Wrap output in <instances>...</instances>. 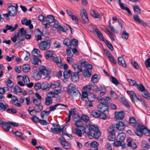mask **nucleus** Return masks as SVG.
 Returning <instances> with one entry per match:
<instances>
[{
  "label": "nucleus",
  "mask_w": 150,
  "mask_h": 150,
  "mask_svg": "<svg viewBox=\"0 0 150 150\" xmlns=\"http://www.w3.org/2000/svg\"><path fill=\"white\" fill-rule=\"evenodd\" d=\"M109 108L108 104H99L98 106V111L103 115H106L108 113Z\"/></svg>",
  "instance_id": "obj_4"
},
{
  "label": "nucleus",
  "mask_w": 150,
  "mask_h": 150,
  "mask_svg": "<svg viewBox=\"0 0 150 150\" xmlns=\"http://www.w3.org/2000/svg\"><path fill=\"white\" fill-rule=\"evenodd\" d=\"M13 88L14 91L16 93H20L22 92L21 88L18 86H15Z\"/></svg>",
  "instance_id": "obj_57"
},
{
  "label": "nucleus",
  "mask_w": 150,
  "mask_h": 150,
  "mask_svg": "<svg viewBox=\"0 0 150 150\" xmlns=\"http://www.w3.org/2000/svg\"><path fill=\"white\" fill-rule=\"evenodd\" d=\"M116 136L115 134H110L108 137V139L109 141H113L115 139Z\"/></svg>",
  "instance_id": "obj_50"
},
{
  "label": "nucleus",
  "mask_w": 150,
  "mask_h": 150,
  "mask_svg": "<svg viewBox=\"0 0 150 150\" xmlns=\"http://www.w3.org/2000/svg\"><path fill=\"white\" fill-rule=\"evenodd\" d=\"M9 106L7 104H4L3 103L0 102V110L1 111L6 110L7 108H8Z\"/></svg>",
  "instance_id": "obj_28"
},
{
  "label": "nucleus",
  "mask_w": 150,
  "mask_h": 150,
  "mask_svg": "<svg viewBox=\"0 0 150 150\" xmlns=\"http://www.w3.org/2000/svg\"><path fill=\"white\" fill-rule=\"evenodd\" d=\"M59 105H61L66 108L68 107V106L67 105H64L62 103H57L54 105L50 106L49 109H50V110H51L52 111H53L55 110L56 108Z\"/></svg>",
  "instance_id": "obj_21"
},
{
  "label": "nucleus",
  "mask_w": 150,
  "mask_h": 150,
  "mask_svg": "<svg viewBox=\"0 0 150 150\" xmlns=\"http://www.w3.org/2000/svg\"><path fill=\"white\" fill-rule=\"evenodd\" d=\"M81 15L83 20V23H86L88 22L89 20L87 15L86 11L85 9L81 10Z\"/></svg>",
  "instance_id": "obj_10"
},
{
  "label": "nucleus",
  "mask_w": 150,
  "mask_h": 150,
  "mask_svg": "<svg viewBox=\"0 0 150 150\" xmlns=\"http://www.w3.org/2000/svg\"><path fill=\"white\" fill-rule=\"evenodd\" d=\"M126 137V134L123 132L119 133L117 136V137L118 139L122 142H123Z\"/></svg>",
  "instance_id": "obj_23"
},
{
  "label": "nucleus",
  "mask_w": 150,
  "mask_h": 150,
  "mask_svg": "<svg viewBox=\"0 0 150 150\" xmlns=\"http://www.w3.org/2000/svg\"><path fill=\"white\" fill-rule=\"evenodd\" d=\"M73 132L80 137H82V132H85L88 135L90 139L94 138L98 139L101 135L100 132L98 127L91 125L89 126V128L86 131L85 129L84 131H82V129L78 127L75 129L73 131Z\"/></svg>",
  "instance_id": "obj_1"
},
{
  "label": "nucleus",
  "mask_w": 150,
  "mask_h": 150,
  "mask_svg": "<svg viewBox=\"0 0 150 150\" xmlns=\"http://www.w3.org/2000/svg\"><path fill=\"white\" fill-rule=\"evenodd\" d=\"M53 61L56 63L57 65L58 66H61L62 65V63L61 62V59L59 60L58 58L54 57L53 59Z\"/></svg>",
  "instance_id": "obj_44"
},
{
  "label": "nucleus",
  "mask_w": 150,
  "mask_h": 150,
  "mask_svg": "<svg viewBox=\"0 0 150 150\" xmlns=\"http://www.w3.org/2000/svg\"><path fill=\"white\" fill-rule=\"evenodd\" d=\"M41 74L39 71H36L34 72L33 76L36 79H39L41 77Z\"/></svg>",
  "instance_id": "obj_30"
},
{
  "label": "nucleus",
  "mask_w": 150,
  "mask_h": 150,
  "mask_svg": "<svg viewBox=\"0 0 150 150\" xmlns=\"http://www.w3.org/2000/svg\"><path fill=\"white\" fill-rule=\"evenodd\" d=\"M115 127H114V126H112V125L111 127H110L107 129L108 133L109 134H115L114 132V129Z\"/></svg>",
  "instance_id": "obj_55"
},
{
  "label": "nucleus",
  "mask_w": 150,
  "mask_h": 150,
  "mask_svg": "<svg viewBox=\"0 0 150 150\" xmlns=\"http://www.w3.org/2000/svg\"><path fill=\"white\" fill-rule=\"evenodd\" d=\"M34 109L36 110L37 112H38L41 111L43 108V106L40 104L35 105L34 107Z\"/></svg>",
  "instance_id": "obj_52"
},
{
  "label": "nucleus",
  "mask_w": 150,
  "mask_h": 150,
  "mask_svg": "<svg viewBox=\"0 0 150 150\" xmlns=\"http://www.w3.org/2000/svg\"><path fill=\"white\" fill-rule=\"evenodd\" d=\"M98 101L101 103L100 104H108V103L105 102V99L102 97H99L97 98Z\"/></svg>",
  "instance_id": "obj_41"
},
{
  "label": "nucleus",
  "mask_w": 150,
  "mask_h": 150,
  "mask_svg": "<svg viewBox=\"0 0 150 150\" xmlns=\"http://www.w3.org/2000/svg\"><path fill=\"white\" fill-rule=\"evenodd\" d=\"M115 116L116 120L122 119L125 116L124 112L121 111L120 112H115Z\"/></svg>",
  "instance_id": "obj_13"
},
{
  "label": "nucleus",
  "mask_w": 150,
  "mask_h": 150,
  "mask_svg": "<svg viewBox=\"0 0 150 150\" xmlns=\"http://www.w3.org/2000/svg\"><path fill=\"white\" fill-rule=\"evenodd\" d=\"M116 1H118L120 7L123 10H126L128 13L130 15H132V13L129 9V8L127 7H125L123 4L121 3V0H115Z\"/></svg>",
  "instance_id": "obj_15"
},
{
  "label": "nucleus",
  "mask_w": 150,
  "mask_h": 150,
  "mask_svg": "<svg viewBox=\"0 0 150 150\" xmlns=\"http://www.w3.org/2000/svg\"><path fill=\"white\" fill-rule=\"evenodd\" d=\"M121 102L123 104L125 105L127 107H130V106L129 103L123 97H121L120 98Z\"/></svg>",
  "instance_id": "obj_49"
},
{
  "label": "nucleus",
  "mask_w": 150,
  "mask_h": 150,
  "mask_svg": "<svg viewBox=\"0 0 150 150\" xmlns=\"http://www.w3.org/2000/svg\"><path fill=\"white\" fill-rule=\"evenodd\" d=\"M7 112L9 113L15 114L17 113V110L13 108H10L7 109L6 110Z\"/></svg>",
  "instance_id": "obj_60"
},
{
  "label": "nucleus",
  "mask_w": 150,
  "mask_h": 150,
  "mask_svg": "<svg viewBox=\"0 0 150 150\" xmlns=\"http://www.w3.org/2000/svg\"><path fill=\"white\" fill-rule=\"evenodd\" d=\"M98 145L99 144L98 142H96L94 141L91 143L90 146L94 148L93 150H98Z\"/></svg>",
  "instance_id": "obj_36"
},
{
  "label": "nucleus",
  "mask_w": 150,
  "mask_h": 150,
  "mask_svg": "<svg viewBox=\"0 0 150 150\" xmlns=\"http://www.w3.org/2000/svg\"><path fill=\"white\" fill-rule=\"evenodd\" d=\"M39 62H41V60L38 58L37 57H35L33 58V60L31 61L32 63L35 65H38Z\"/></svg>",
  "instance_id": "obj_43"
},
{
  "label": "nucleus",
  "mask_w": 150,
  "mask_h": 150,
  "mask_svg": "<svg viewBox=\"0 0 150 150\" xmlns=\"http://www.w3.org/2000/svg\"><path fill=\"white\" fill-rule=\"evenodd\" d=\"M58 27L59 30H61L63 32H65L67 30V28L66 26L63 27L61 25H59Z\"/></svg>",
  "instance_id": "obj_56"
},
{
  "label": "nucleus",
  "mask_w": 150,
  "mask_h": 150,
  "mask_svg": "<svg viewBox=\"0 0 150 150\" xmlns=\"http://www.w3.org/2000/svg\"><path fill=\"white\" fill-rule=\"evenodd\" d=\"M40 53V51L39 50L37 49H34L32 52V54L33 56L41 57V55Z\"/></svg>",
  "instance_id": "obj_24"
},
{
  "label": "nucleus",
  "mask_w": 150,
  "mask_h": 150,
  "mask_svg": "<svg viewBox=\"0 0 150 150\" xmlns=\"http://www.w3.org/2000/svg\"><path fill=\"white\" fill-rule=\"evenodd\" d=\"M53 54V52L52 50L46 51L45 53V58L46 59H48L50 57H52Z\"/></svg>",
  "instance_id": "obj_27"
},
{
  "label": "nucleus",
  "mask_w": 150,
  "mask_h": 150,
  "mask_svg": "<svg viewBox=\"0 0 150 150\" xmlns=\"http://www.w3.org/2000/svg\"><path fill=\"white\" fill-rule=\"evenodd\" d=\"M6 86L10 88H12L14 85L13 82L9 79L7 80V81H5Z\"/></svg>",
  "instance_id": "obj_39"
},
{
  "label": "nucleus",
  "mask_w": 150,
  "mask_h": 150,
  "mask_svg": "<svg viewBox=\"0 0 150 150\" xmlns=\"http://www.w3.org/2000/svg\"><path fill=\"white\" fill-rule=\"evenodd\" d=\"M21 23L23 25H25L28 26L31 23V21L30 20L28 21L26 18H23L21 20Z\"/></svg>",
  "instance_id": "obj_34"
},
{
  "label": "nucleus",
  "mask_w": 150,
  "mask_h": 150,
  "mask_svg": "<svg viewBox=\"0 0 150 150\" xmlns=\"http://www.w3.org/2000/svg\"><path fill=\"white\" fill-rule=\"evenodd\" d=\"M1 125L2 128L6 131H8L11 128L10 125L7 122L4 123L3 122V123Z\"/></svg>",
  "instance_id": "obj_22"
},
{
  "label": "nucleus",
  "mask_w": 150,
  "mask_h": 150,
  "mask_svg": "<svg viewBox=\"0 0 150 150\" xmlns=\"http://www.w3.org/2000/svg\"><path fill=\"white\" fill-rule=\"evenodd\" d=\"M63 44L65 45L68 47L69 48L71 47V42L69 38L65 39L63 41Z\"/></svg>",
  "instance_id": "obj_33"
},
{
  "label": "nucleus",
  "mask_w": 150,
  "mask_h": 150,
  "mask_svg": "<svg viewBox=\"0 0 150 150\" xmlns=\"http://www.w3.org/2000/svg\"><path fill=\"white\" fill-rule=\"evenodd\" d=\"M60 141V143L63 147L66 149H69L71 148V144L68 142L66 141V139L62 137L59 138Z\"/></svg>",
  "instance_id": "obj_6"
},
{
  "label": "nucleus",
  "mask_w": 150,
  "mask_h": 150,
  "mask_svg": "<svg viewBox=\"0 0 150 150\" xmlns=\"http://www.w3.org/2000/svg\"><path fill=\"white\" fill-rule=\"evenodd\" d=\"M50 40H46L40 42L39 44V48L42 50H46L50 49L51 46Z\"/></svg>",
  "instance_id": "obj_3"
},
{
  "label": "nucleus",
  "mask_w": 150,
  "mask_h": 150,
  "mask_svg": "<svg viewBox=\"0 0 150 150\" xmlns=\"http://www.w3.org/2000/svg\"><path fill=\"white\" fill-rule=\"evenodd\" d=\"M81 66L86 68V69H91L93 68L91 64H89L88 63L85 61H83L81 62Z\"/></svg>",
  "instance_id": "obj_19"
},
{
  "label": "nucleus",
  "mask_w": 150,
  "mask_h": 150,
  "mask_svg": "<svg viewBox=\"0 0 150 150\" xmlns=\"http://www.w3.org/2000/svg\"><path fill=\"white\" fill-rule=\"evenodd\" d=\"M145 63L147 68L150 67V58H148L145 60Z\"/></svg>",
  "instance_id": "obj_64"
},
{
  "label": "nucleus",
  "mask_w": 150,
  "mask_h": 150,
  "mask_svg": "<svg viewBox=\"0 0 150 150\" xmlns=\"http://www.w3.org/2000/svg\"><path fill=\"white\" fill-rule=\"evenodd\" d=\"M38 69L41 75L45 76L46 77H49L50 76L51 72L50 71H48L47 69L43 65H41L39 66Z\"/></svg>",
  "instance_id": "obj_7"
},
{
  "label": "nucleus",
  "mask_w": 150,
  "mask_h": 150,
  "mask_svg": "<svg viewBox=\"0 0 150 150\" xmlns=\"http://www.w3.org/2000/svg\"><path fill=\"white\" fill-rule=\"evenodd\" d=\"M79 119L78 120L76 121V122L75 123V126H76L78 127H79L81 128V129H82V131H85V128L83 126H82V120L79 118Z\"/></svg>",
  "instance_id": "obj_16"
},
{
  "label": "nucleus",
  "mask_w": 150,
  "mask_h": 150,
  "mask_svg": "<svg viewBox=\"0 0 150 150\" xmlns=\"http://www.w3.org/2000/svg\"><path fill=\"white\" fill-rule=\"evenodd\" d=\"M52 103V100L50 96H48L45 98V104L47 105H49Z\"/></svg>",
  "instance_id": "obj_31"
},
{
  "label": "nucleus",
  "mask_w": 150,
  "mask_h": 150,
  "mask_svg": "<svg viewBox=\"0 0 150 150\" xmlns=\"http://www.w3.org/2000/svg\"><path fill=\"white\" fill-rule=\"evenodd\" d=\"M96 96L93 93H91L88 96V100L91 101H94L96 98Z\"/></svg>",
  "instance_id": "obj_35"
},
{
  "label": "nucleus",
  "mask_w": 150,
  "mask_h": 150,
  "mask_svg": "<svg viewBox=\"0 0 150 150\" xmlns=\"http://www.w3.org/2000/svg\"><path fill=\"white\" fill-rule=\"evenodd\" d=\"M127 92L129 94L131 100L133 102H134L135 100H140L137 97L134 91H127Z\"/></svg>",
  "instance_id": "obj_12"
},
{
  "label": "nucleus",
  "mask_w": 150,
  "mask_h": 150,
  "mask_svg": "<svg viewBox=\"0 0 150 150\" xmlns=\"http://www.w3.org/2000/svg\"><path fill=\"white\" fill-rule=\"evenodd\" d=\"M54 18L51 15H49L45 18V20L49 23H51L54 21Z\"/></svg>",
  "instance_id": "obj_32"
},
{
  "label": "nucleus",
  "mask_w": 150,
  "mask_h": 150,
  "mask_svg": "<svg viewBox=\"0 0 150 150\" xmlns=\"http://www.w3.org/2000/svg\"><path fill=\"white\" fill-rule=\"evenodd\" d=\"M129 36V34L125 30H123L122 34V38L124 39L127 40Z\"/></svg>",
  "instance_id": "obj_37"
},
{
  "label": "nucleus",
  "mask_w": 150,
  "mask_h": 150,
  "mask_svg": "<svg viewBox=\"0 0 150 150\" xmlns=\"http://www.w3.org/2000/svg\"><path fill=\"white\" fill-rule=\"evenodd\" d=\"M92 115L94 117H100L103 120H105L106 118V115H103L101 113L99 114L95 110H92Z\"/></svg>",
  "instance_id": "obj_11"
},
{
  "label": "nucleus",
  "mask_w": 150,
  "mask_h": 150,
  "mask_svg": "<svg viewBox=\"0 0 150 150\" xmlns=\"http://www.w3.org/2000/svg\"><path fill=\"white\" fill-rule=\"evenodd\" d=\"M91 81L93 83H96L98 81V76L97 74L93 75L91 78Z\"/></svg>",
  "instance_id": "obj_48"
},
{
  "label": "nucleus",
  "mask_w": 150,
  "mask_h": 150,
  "mask_svg": "<svg viewBox=\"0 0 150 150\" xmlns=\"http://www.w3.org/2000/svg\"><path fill=\"white\" fill-rule=\"evenodd\" d=\"M79 78V76L77 73L73 72L71 74V79L73 82H76L78 81Z\"/></svg>",
  "instance_id": "obj_17"
},
{
  "label": "nucleus",
  "mask_w": 150,
  "mask_h": 150,
  "mask_svg": "<svg viewBox=\"0 0 150 150\" xmlns=\"http://www.w3.org/2000/svg\"><path fill=\"white\" fill-rule=\"evenodd\" d=\"M81 119L82 120H83L86 123H89V117L87 115H83L81 117Z\"/></svg>",
  "instance_id": "obj_47"
},
{
  "label": "nucleus",
  "mask_w": 150,
  "mask_h": 150,
  "mask_svg": "<svg viewBox=\"0 0 150 150\" xmlns=\"http://www.w3.org/2000/svg\"><path fill=\"white\" fill-rule=\"evenodd\" d=\"M143 92V93H142L143 96L147 99H150V96L149 95V93L148 91L146 90Z\"/></svg>",
  "instance_id": "obj_42"
},
{
  "label": "nucleus",
  "mask_w": 150,
  "mask_h": 150,
  "mask_svg": "<svg viewBox=\"0 0 150 150\" xmlns=\"http://www.w3.org/2000/svg\"><path fill=\"white\" fill-rule=\"evenodd\" d=\"M133 8L134 12L136 13L137 14H140V10L138 6L136 5H134L133 6Z\"/></svg>",
  "instance_id": "obj_45"
},
{
  "label": "nucleus",
  "mask_w": 150,
  "mask_h": 150,
  "mask_svg": "<svg viewBox=\"0 0 150 150\" xmlns=\"http://www.w3.org/2000/svg\"><path fill=\"white\" fill-rule=\"evenodd\" d=\"M8 11L10 16H14L17 14V8L13 5L10 6L8 7Z\"/></svg>",
  "instance_id": "obj_8"
},
{
  "label": "nucleus",
  "mask_w": 150,
  "mask_h": 150,
  "mask_svg": "<svg viewBox=\"0 0 150 150\" xmlns=\"http://www.w3.org/2000/svg\"><path fill=\"white\" fill-rule=\"evenodd\" d=\"M112 126H114V127H115L119 131L123 130L126 127L125 125L121 121L117 123L112 124Z\"/></svg>",
  "instance_id": "obj_9"
},
{
  "label": "nucleus",
  "mask_w": 150,
  "mask_h": 150,
  "mask_svg": "<svg viewBox=\"0 0 150 150\" xmlns=\"http://www.w3.org/2000/svg\"><path fill=\"white\" fill-rule=\"evenodd\" d=\"M111 79H112V82L115 84L116 86H117L119 84H120V83L115 77L113 76H111Z\"/></svg>",
  "instance_id": "obj_53"
},
{
  "label": "nucleus",
  "mask_w": 150,
  "mask_h": 150,
  "mask_svg": "<svg viewBox=\"0 0 150 150\" xmlns=\"http://www.w3.org/2000/svg\"><path fill=\"white\" fill-rule=\"evenodd\" d=\"M79 92L78 89L75 87L72 83H71L69 85L67 93L72 98L77 96Z\"/></svg>",
  "instance_id": "obj_2"
},
{
  "label": "nucleus",
  "mask_w": 150,
  "mask_h": 150,
  "mask_svg": "<svg viewBox=\"0 0 150 150\" xmlns=\"http://www.w3.org/2000/svg\"><path fill=\"white\" fill-rule=\"evenodd\" d=\"M83 76L89 78L91 76V71L87 69H84L83 71Z\"/></svg>",
  "instance_id": "obj_26"
},
{
  "label": "nucleus",
  "mask_w": 150,
  "mask_h": 150,
  "mask_svg": "<svg viewBox=\"0 0 150 150\" xmlns=\"http://www.w3.org/2000/svg\"><path fill=\"white\" fill-rule=\"evenodd\" d=\"M92 88L91 85H87L83 87V88L85 91H86L87 92L91 91Z\"/></svg>",
  "instance_id": "obj_62"
},
{
  "label": "nucleus",
  "mask_w": 150,
  "mask_h": 150,
  "mask_svg": "<svg viewBox=\"0 0 150 150\" xmlns=\"http://www.w3.org/2000/svg\"><path fill=\"white\" fill-rule=\"evenodd\" d=\"M109 56V57L108 58L110 62L115 64H116L117 63L115 59L112 54H110Z\"/></svg>",
  "instance_id": "obj_54"
},
{
  "label": "nucleus",
  "mask_w": 150,
  "mask_h": 150,
  "mask_svg": "<svg viewBox=\"0 0 150 150\" xmlns=\"http://www.w3.org/2000/svg\"><path fill=\"white\" fill-rule=\"evenodd\" d=\"M147 129L144 125H142L141 126V124L139 123L136 127L137 131L135 132V134L138 136L142 137L143 134V133H144Z\"/></svg>",
  "instance_id": "obj_5"
},
{
  "label": "nucleus",
  "mask_w": 150,
  "mask_h": 150,
  "mask_svg": "<svg viewBox=\"0 0 150 150\" xmlns=\"http://www.w3.org/2000/svg\"><path fill=\"white\" fill-rule=\"evenodd\" d=\"M71 73L70 70H69L67 71H64L63 73L64 77L66 79L68 78L70 76Z\"/></svg>",
  "instance_id": "obj_51"
},
{
  "label": "nucleus",
  "mask_w": 150,
  "mask_h": 150,
  "mask_svg": "<svg viewBox=\"0 0 150 150\" xmlns=\"http://www.w3.org/2000/svg\"><path fill=\"white\" fill-rule=\"evenodd\" d=\"M30 69V66L28 64H25L23 66V70L24 72H28Z\"/></svg>",
  "instance_id": "obj_38"
},
{
  "label": "nucleus",
  "mask_w": 150,
  "mask_h": 150,
  "mask_svg": "<svg viewBox=\"0 0 150 150\" xmlns=\"http://www.w3.org/2000/svg\"><path fill=\"white\" fill-rule=\"evenodd\" d=\"M23 80L24 81L25 83H27L30 81L27 75H24L22 77Z\"/></svg>",
  "instance_id": "obj_63"
},
{
  "label": "nucleus",
  "mask_w": 150,
  "mask_h": 150,
  "mask_svg": "<svg viewBox=\"0 0 150 150\" xmlns=\"http://www.w3.org/2000/svg\"><path fill=\"white\" fill-rule=\"evenodd\" d=\"M118 62L119 65H121L124 67L126 66V64L125 59L121 57H118Z\"/></svg>",
  "instance_id": "obj_18"
},
{
  "label": "nucleus",
  "mask_w": 150,
  "mask_h": 150,
  "mask_svg": "<svg viewBox=\"0 0 150 150\" xmlns=\"http://www.w3.org/2000/svg\"><path fill=\"white\" fill-rule=\"evenodd\" d=\"M41 85L42 86L41 88L43 90L48 91L50 89V87L47 84L43 83Z\"/></svg>",
  "instance_id": "obj_61"
},
{
  "label": "nucleus",
  "mask_w": 150,
  "mask_h": 150,
  "mask_svg": "<svg viewBox=\"0 0 150 150\" xmlns=\"http://www.w3.org/2000/svg\"><path fill=\"white\" fill-rule=\"evenodd\" d=\"M136 85L137 86L138 89L140 91L143 92L146 90L144 86L141 84H137Z\"/></svg>",
  "instance_id": "obj_40"
},
{
  "label": "nucleus",
  "mask_w": 150,
  "mask_h": 150,
  "mask_svg": "<svg viewBox=\"0 0 150 150\" xmlns=\"http://www.w3.org/2000/svg\"><path fill=\"white\" fill-rule=\"evenodd\" d=\"M64 128V127L62 129L60 128H51V130L53 133H57L62 132Z\"/></svg>",
  "instance_id": "obj_29"
},
{
  "label": "nucleus",
  "mask_w": 150,
  "mask_h": 150,
  "mask_svg": "<svg viewBox=\"0 0 150 150\" xmlns=\"http://www.w3.org/2000/svg\"><path fill=\"white\" fill-rule=\"evenodd\" d=\"M90 13L91 15L95 18H101L100 14L94 10H91Z\"/></svg>",
  "instance_id": "obj_25"
},
{
  "label": "nucleus",
  "mask_w": 150,
  "mask_h": 150,
  "mask_svg": "<svg viewBox=\"0 0 150 150\" xmlns=\"http://www.w3.org/2000/svg\"><path fill=\"white\" fill-rule=\"evenodd\" d=\"M127 142L128 143V146L131 147L133 149H135L137 148V145L134 142L131 138H128L127 140Z\"/></svg>",
  "instance_id": "obj_14"
},
{
  "label": "nucleus",
  "mask_w": 150,
  "mask_h": 150,
  "mask_svg": "<svg viewBox=\"0 0 150 150\" xmlns=\"http://www.w3.org/2000/svg\"><path fill=\"white\" fill-rule=\"evenodd\" d=\"M95 31L98 38L102 41L104 42L106 40L103 36L102 33L97 29H95Z\"/></svg>",
  "instance_id": "obj_20"
},
{
  "label": "nucleus",
  "mask_w": 150,
  "mask_h": 150,
  "mask_svg": "<svg viewBox=\"0 0 150 150\" xmlns=\"http://www.w3.org/2000/svg\"><path fill=\"white\" fill-rule=\"evenodd\" d=\"M142 146L143 148L148 149L149 148L150 146L148 143L146 141L143 142L142 143Z\"/></svg>",
  "instance_id": "obj_58"
},
{
  "label": "nucleus",
  "mask_w": 150,
  "mask_h": 150,
  "mask_svg": "<svg viewBox=\"0 0 150 150\" xmlns=\"http://www.w3.org/2000/svg\"><path fill=\"white\" fill-rule=\"evenodd\" d=\"M104 42L111 51H113V50L114 48L113 46L110 42L106 40Z\"/></svg>",
  "instance_id": "obj_46"
},
{
  "label": "nucleus",
  "mask_w": 150,
  "mask_h": 150,
  "mask_svg": "<svg viewBox=\"0 0 150 150\" xmlns=\"http://www.w3.org/2000/svg\"><path fill=\"white\" fill-rule=\"evenodd\" d=\"M42 86L40 83L37 82L34 85V87L36 90H39L41 88Z\"/></svg>",
  "instance_id": "obj_59"
}]
</instances>
